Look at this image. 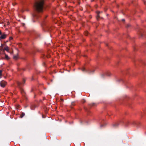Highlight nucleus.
<instances>
[{
	"label": "nucleus",
	"mask_w": 146,
	"mask_h": 146,
	"mask_svg": "<svg viewBox=\"0 0 146 146\" xmlns=\"http://www.w3.org/2000/svg\"><path fill=\"white\" fill-rule=\"evenodd\" d=\"M1 31H0V35H1Z\"/></svg>",
	"instance_id": "obj_15"
},
{
	"label": "nucleus",
	"mask_w": 146,
	"mask_h": 146,
	"mask_svg": "<svg viewBox=\"0 0 146 146\" xmlns=\"http://www.w3.org/2000/svg\"><path fill=\"white\" fill-rule=\"evenodd\" d=\"M4 50H6L7 52H9V49L8 46H7L5 47L4 49Z\"/></svg>",
	"instance_id": "obj_5"
},
{
	"label": "nucleus",
	"mask_w": 146,
	"mask_h": 146,
	"mask_svg": "<svg viewBox=\"0 0 146 146\" xmlns=\"http://www.w3.org/2000/svg\"><path fill=\"white\" fill-rule=\"evenodd\" d=\"M2 70H0V78H1L2 76Z\"/></svg>",
	"instance_id": "obj_8"
},
{
	"label": "nucleus",
	"mask_w": 146,
	"mask_h": 146,
	"mask_svg": "<svg viewBox=\"0 0 146 146\" xmlns=\"http://www.w3.org/2000/svg\"><path fill=\"white\" fill-rule=\"evenodd\" d=\"M7 84V82L4 81H2L0 82V85L2 87H4Z\"/></svg>",
	"instance_id": "obj_2"
},
{
	"label": "nucleus",
	"mask_w": 146,
	"mask_h": 146,
	"mask_svg": "<svg viewBox=\"0 0 146 146\" xmlns=\"http://www.w3.org/2000/svg\"><path fill=\"white\" fill-rule=\"evenodd\" d=\"M1 50H3L2 49H1Z\"/></svg>",
	"instance_id": "obj_17"
},
{
	"label": "nucleus",
	"mask_w": 146,
	"mask_h": 146,
	"mask_svg": "<svg viewBox=\"0 0 146 146\" xmlns=\"http://www.w3.org/2000/svg\"><path fill=\"white\" fill-rule=\"evenodd\" d=\"M10 40H11L13 39V38L11 37H10L9 38Z\"/></svg>",
	"instance_id": "obj_12"
},
{
	"label": "nucleus",
	"mask_w": 146,
	"mask_h": 146,
	"mask_svg": "<svg viewBox=\"0 0 146 146\" xmlns=\"http://www.w3.org/2000/svg\"><path fill=\"white\" fill-rule=\"evenodd\" d=\"M5 55V59L7 60H8L10 59V58L6 54H4Z\"/></svg>",
	"instance_id": "obj_4"
},
{
	"label": "nucleus",
	"mask_w": 146,
	"mask_h": 146,
	"mask_svg": "<svg viewBox=\"0 0 146 146\" xmlns=\"http://www.w3.org/2000/svg\"><path fill=\"white\" fill-rule=\"evenodd\" d=\"M25 115V114L24 113H23L21 115V117L22 118Z\"/></svg>",
	"instance_id": "obj_10"
},
{
	"label": "nucleus",
	"mask_w": 146,
	"mask_h": 146,
	"mask_svg": "<svg viewBox=\"0 0 146 146\" xmlns=\"http://www.w3.org/2000/svg\"><path fill=\"white\" fill-rule=\"evenodd\" d=\"M7 35L6 34H3L0 37V39H5L7 37Z\"/></svg>",
	"instance_id": "obj_3"
},
{
	"label": "nucleus",
	"mask_w": 146,
	"mask_h": 146,
	"mask_svg": "<svg viewBox=\"0 0 146 146\" xmlns=\"http://www.w3.org/2000/svg\"><path fill=\"white\" fill-rule=\"evenodd\" d=\"M18 56L17 55V56H13V58L14 59L16 60L18 58Z\"/></svg>",
	"instance_id": "obj_6"
},
{
	"label": "nucleus",
	"mask_w": 146,
	"mask_h": 146,
	"mask_svg": "<svg viewBox=\"0 0 146 146\" xmlns=\"http://www.w3.org/2000/svg\"><path fill=\"white\" fill-rule=\"evenodd\" d=\"M21 84V83H20V82H19V83H18V85H20V84Z\"/></svg>",
	"instance_id": "obj_13"
},
{
	"label": "nucleus",
	"mask_w": 146,
	"mask_h": 146,
	"mask_svg": "<svg viewBox=\"0 0 146 146\" xmlns=\"http://www.w3.org/2000/svg\"><path fill=\"white\" fill-rule=\"evenodd\" d=\"M44 3V1L43 0L36 2L34 6L35 8L38 12L42 11L43 9Z\"/></svg>",
	"instance_id": "obj_1"
},
{
	"label": "nucleus",
	"mask_w": 146,
	"mask_h": 146,
	"mask_svg": "<svg viewBox=\"0 0 146 146\" xmlns=\"http://www.w3.org/2000/svg\"><path fill=\"white\" fill-rule=\"evenodd\" d=\"M82 70L83 71H84L85 70V68H83L82 69Z\"/></svg>",
	"instance_id": "obj_11"
},
{
	"label": "nucleus",
	"mask_w": 146,
	"mask_h": 146,
	"mask_svg": "<svg viewBox=\"0 0 146 146\" xmlns=\"http://www.w3.org/2000/svg\"><path fill=\"white\" fill-rule=\"evenodd\" d=\"M122 21H125V20H124V19H122Z\"/></svg>",
	"instance_id": "obj_14"
},
{
	"label": "nucleus",
	"mask_w": 146,
	"mask_h": 146,
	"mask_svg": "<svg viewBox=\"0 0 146 146\" xmlns=\"http://www.w3.org/2000/svg\"><path fill=\"white\" fill-rule=\"evenodd\" d=\"M100 13V12H99V11H98V12H97V14H98L97 16V19H98V18H99V13Z\"/></svg>",
	"instance_id": "obj_7"
},
{
	"label": "nucleus",
	"mask_w": 146,
	"mask_h": 146,
	"mask_svg": "<svg viewBox=\"0 0 146 146\" xmlns=\"http://www.w3.org/2000/svg\"><path fill=\"white\" fill-rule=\"evenodd\" d=\"M23 82H24H24H25V80H23Z\"/></svg>",
	"instance_id": "obj_16"
},
{
	"label": "nucleus",
	"mask_w": 146,
	"mask_h": 146,
	"mask_svg": "<svg viewBox=\"0 0 146 146\" xmlns=\"http://www.w3.org/2000/svg\"><path fill=\"white\" fill-rule=\"evenodd\" d=\"M88 33V32L87 31H86L84 33V34L86 35L87 36V34Z\"/></svg>",
	"instance_id": "obj_9"
}]
</instances>
